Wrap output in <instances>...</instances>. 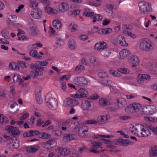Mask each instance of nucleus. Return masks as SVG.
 <instances>
[{
    "mask_svg": "<svg viewBox=\"0 0 157 157\" xmlns=\"http://www.w3.org/2000/svg\"><path fill=\"white\" fill-rule=\"evenodd\" d=\"M30 55L33 57L35 58L41 59L42 57V56H40L36 50H31L29 51Z\"/></svg>",
    "mask_w": 157,
    "mask_h": 157,
    "instance_id": "obj_27",
    "label": "nucleus"
},
{
    "mask_svg": "<svg viewBox=\"0 0 157 157\" xmlns=\"http://www.w3.org/2000/svg\"><path fill=\"white\" fill-rule=\"evenodd\" d=\"M75 138V136L71 133L64 135V139L68 141L74 140Z\"/></svg>",
    "mask_w": 157,
    "mask_h": 157,
    "instance_id": "obj_32",
    "label": "nucleus"
},
{
    "mask_svg": "<svg viewBox=\"0 0 157 157\" xmlns=\"http://www.w3.org/2000/svg\"><path fill=\"white\" fill-rule=\"evenodd\" d=\"M38 136L40 138L44 139L49 138L51 137V136L50 134L46 133L44 132L40 133L39 132Z\"/></svg>",
    "mask_w": 157,
    "mask_h": 157,
    "instance_id": "obj_38",
    "label": "nucleus"
},
{
    "mask_svg": "<svg viewBox=\"0 0 157 157\" xmlns=\"http://www.w3.org/2000/svg\"><path fill=\"white\" fill-rule=\"evenodd\" d=\"M48 141L46 142H43L41 144L42 147L46 149H49L50 148Z\"/></svg>",
    "mask_w": 157,
    "mask_h": 157,
    "instance_id": "obj_53",
    "label": "nucleus"
},
{
    "mask_svg": "<svg viewBox=\"0 0 157 157\" xmlns=\"http://www.w3.org/2000/svg\"><path fill=\"white\" fill-rule=\"evenodd\" d=\"M74 83L78 86L82 85L87 84L88 81L86 78L83 77H77L73 80Z\"/></svg>",
    "mask_w": 157,
    "mask_h": 157,
    "instance_id": "obj_9",
    "label": "nucleus"
},
{
    "mask_svg": "<svg viewBox=\"0 0 157 157\" xmlns=\"http://www.w3.org/2000/svg\"><path fill=\"white\" fill-rule=\"evenodd\" d=\"M100 31L104 34H107L112 32V29L110 28L101 29Z\"/></svg>",
    "mask_w": 157,
    "mask_h": 157,
    "instance_id": "obj_41",
    "label": "nucleus"
},
{
    "mask_svg": "<svg viewBox=\"0 0 157 157\" xmlns=\"http://www.w3.org/2000/svg\"><path fill=\"white\" fill-rule=\"evenodd\" d=\"M130 53L128 49H123L119 52L120 58L123 59Z\"/></svg>",
    "mask_w": 157,
    "mask_h": 157,
    "instance_id": "obj_28",
    "label": "nucleus"
},
{
    "mask_svg": "<svg viewBox=\"0 0 157 157\" xmlns=\"http://www.w3.org/2000/svg\"><path fill=\"white\" fill-rule=\"evenodd\" d=\"M150 78L151 77L149 75L140 74L137 76V80L139 83L143 85L144 84L145 80H150Z\"/></svg>",
    "mask_w": 157,
    "mask_h": 157,
    "instance_id": "obj_12",
    "label": "nucleus"
},
{
    "mask_svg": "<svg viewBox=\"0 0 157 157\" xmlns=\"http://www.w3.org/2000/svg\"><path fill=\"white\" fill-rule=\"evenodd\" d=\"M12 144V147L13 148H17L19 147L20 144L19 142L16 140V141H15L13 144L11 143Z\"/></svg>",
    "mask_w": 157,
    "mask_h": 157,
    "instance_id": "obj_63",
    "label": "nucleus"
},
{
    "mask_svg": "<svg viewBox=\"0 0 157 157\" xmlns=\"http://www.w3.org/2000/svg\"><path fill=\"white\" fill-rule=\"evenodd\" d=\"M100 83L103 85H105L106 86H109L110 87V89L111 92H116L114 90V89L112 86L113 85V83L110 81H108L106 80H103L100 81Z\"/></svg>",
    "mask_w": 157,
    "mask_h": 157,
    "instance_id": "obj_19",
    "label": "nucleus"
},
{
    "mask_svg": "<svg viewBox=\"0 0 157 157\" xmlns=\"http://www.w3.org/2000/svg\"><path fill=\"white\" fill-rule=\"evenodd\" d=\"M85 67L82 65H80L77 66L75 68V70L76 71H81L84 70H85Z\"/></svg>",
    "mask_w": 157,
    "mask_h": 157,
    "instance_id": "obj_51",
    "label": "nucleus"
},
{
    "mask_svg": "<svg viewBox=\"0 0 157 157\" xmlns=\"http://www.w3.org/2000/svg\"><path fill=\"white\" fill-rule=\"evenodd\" d=\"M26 150L29 152L34 153L37 151L39 149V147L37 145L29 146L26 147Z\"/></svg>",
    "mask_w": 157,
    "mask_h": 157,
    "instance_id": "obj_17",
    "label": "nucleus"
},
{
    "mask_svg": "<svg viewBox=\"0 0 157 157\" xmlns=\"http://www.w3.org/2000/svg\"><path fill=\"white\" fill-rule=\"evenodd\" d=\"M127 104V102L125 99L120 98L116 100L115 105L117 107V108H120L124 107Z\"/></svg>",
    "mask_w": 157,
    "mask_h": 157,
    "instance_id": "obj_14",
    "label": "nucleus"
},
{
    "mask_svg": "<svg viewBox=\"0 0 157 157\" xmlns=\"http://www.w3.org/2000/svg\"><path fill=\"white\" fill-rule=\"evenodd\" d=\"M149 153L151 157H157V147L155 146L151 147L149 150Z\"/></svg>",
    "mask_w": 157,
    "mask_h": 157,
    "instance_id": "obj_16",
    "label": "nucleus"
},
{
    "mask_svg": "<svg viewBox=\"0 0 157 157\" xmlns=\"http://www.w3.org/2000/svg\"><path fill=\"white\" fill-rule=\"evenodd\" d=\"M5 129L11 136L14 137L18 136L20 133L17 127L10 125L6 126Z\"/></svg>",
    "mask_w": 157,
    "mask_h": 157,
    "instance_id": "obj_6",
    "label": "nucleus"
},
{
    "mask_svg": "<svg viewBox=\"0 0 157 157\" xmlns=\"http://www.w3.org/2000/svg\"><path fill=\"white\" fill-rule=\"evenodd\" d=\"M36 119V118L34 116L31 117V119L28 120V122L30 124L32 125L34 123L35 121V120Z\"/></svg>",
    "mask_w": 157,
    "mask_h": 157,
    "instance_id": "obj_64",
    "label": "nucleus"
},
{
    "mask_svg": "<svg viewBox=\"0 0 157 157\" xmlns=\"http://www.w3.org/2000/svg\"><path fill=\"white\" fill-rule=\"evenodd\" d=\"M78 26L74 23H71L68 27V29L71 32H76L77 30Z\"/></svg>",
    "mask_w": 157,
    "mask_h": 157,
    "instance_id": "obj_34",
    "label": "nucleus"
},
{
    "mask_svg": "<svg viewBox=\"0 0 157 157\" xmlns=\"http://www.w3.org/2000/svg\"><path fill=\"white\" fill-rule=\"evenodd\" d=\"M106 7L108 9V10H109V13L111 14L110 15H109V16H113V11L112 10L113 9H115L116 8V7H114L113 6H112L110 4H107L106 5Z\"/></svg>",
    "mask_w": 157,
    "mask_h": 157,
    "instance_id": "obj_40",
    "label": "nucleus"
},
{
    "mask_svg": "<svg viewBox=\"0 0 157 157\" xmlns=\"http://www.w3.org/2000/svg\"><path fill=\"white\" fill-rule=\"evenodd\" d=\"M59 10L64 12L69 9V5L67 2H62L60 4L59 7Z\"/></svg>",
    "mask_w": 157,
    "mask_h": 157,
    "instance_id": "obj_22",
    "label": "nucleus"
},
{
    "mask_svg": "<svg viewBox=\"0 0 157 157\" xmlns=\"http://www.w3.org/2000/svg\"><path fill=\"white\" fill-rule=\"evenodd\" d=\"M94 13L92 12H83V15L84 16L86 17H90L91 18L93 17L94 15Z\"/></svg>",
    "mask_w": 157,
    "mask_h": 157,
    "instance_id": "obj_55",
    "label": "nucleus"
},
{
    "mask_svg": "<svg viewBox=\"0 0 157 157\" xmlns=\"http://www.w3.org/2000/svg\"><path fill=\"white\" fill-rule=\"evenodd\" d=\"M140 10L144 14L147 13V12H151L152 9L151 5L148 3L144 2H141L139 4Z\"/></svg>",
    "mask_w": 157,
    "mask_h": 157,
    "instance_id": "obj_4",
    "label": "nucleus"
},
{
    "mask_svg": "<svg viewBox=\"0 0 157 157\" xmlns=\"http://www.w3.org/2000/svg\"><path fill=\"white\" fill-rule=\"evenodd\" d=\"M55 38L57 39L55 42L56 45L61 46L64 45V43L63 40L60 38L59 35H56L55 36Z\"/></svg>",
    "mask_w": 157,
    "mask_h": 157,
    "instance_id": "obj_26",
    "label": "nucleus"
},
{
    "mask_svg": "<svg viewBox=\"0 0 157 157\" xmlns=\"http://www.w3.org/2000/svg\"><path fill=\"white\" fill-rule=\"evenodd\" d=\"M30 74L31 76L35 78L39 75H42L43 73L41 71H33L31 72Z\"/></svg>",
    "mask_w": 157,
    "mask_h": 157,
    "instance_id": "obj_39",
    "label": "nucleus"
},
{
    "mask_svg": "<svg viewBox=\"0 0 157 157\" xmlns=\"http://www.w3.org/2000/svg\"><path fill=\"white\" fill-rule=\"evenodd\" d=\"M93 20V22L94 23L96 21H101L102 19V17L101 15L98 14H94V15L92 17Z\"/></svg>",
    "mask_w": 157,
    "mask_h": 157,
    "instance_id": "obj_37",
    "label": "nucleus"
},
{
    "mask_svg": "<svg viewBox=\"0 0 157 157\" xmlns=\"http://www.w3.org/2000/svg\"><path fill=\"white\" fill-rule=\"evenodd\" d=\"M2 36L5 38H9L10 37V34L6 29L3 30L2 32Z\"/></svg>",
    "mask_w": 157,
    "mask_h": 157,
    "instance_id": "obj_45",
    "label": "nucleus"
},
{
    "mask_svg": "<svg viewBox=\"0 0 157 157\" xmlns=\"http://www.w3.org/2000/svg\"><path fill=\"white\" fill-rule=\"evenodd\" d=\"M87 124H95L98 123L97 120L95 119L87 120L86 121Z\"/></svg>",
    "mask_w": 157,
    "mask_h": 157,
    "instance_id": "obj_57",
    "label": "nucleus"
},
{
    "mask_svg": "<svg viewBox=\"0 0 157 157\" xmlns=\"http://www.w3.org/2000/svg\"><path fill=\"white\" fill-rule=\"evenodd\" d=\"M154 127L151 125H148L146 127L141 124H136L130 127V131L131 132L139 137H147L150 136L151 132L150 130L152 131L150 127Z\"/></svg>",
    "mask_w": 157,
    "mask_h": 157,
    "instance_id": "obj_1",
    "label": "nucleus"
},
{
    "mask_svg": "<svg viewBox=\"0 0 157 157\" xmlns=\"http://www.w3.org/2000/svg\"><path fill=\"white\" fill-rule=\"evenodd\" d=\"M102 54L105 57H109L111 54V52L109 50H104L102 51Z\"/></svg>",
    "mask_w": 157,
    "mask_h": 157,
    "instance_id": "obj_50",
    "label": "nucleus"
},
{
    "mask_svg": "<svg viewBox=\"0 0 157 157\" xmlns=\"http://www.w3.org/2000/svg\"><path fill=\"white\" fill-rule=\"evenodd\" d=\"M109 118V114H106L98 117L97 120L98 123L99 122H104L108 120Z\"/></svg>",
    "mask_w": 157,
    "mask_h": 157,
    "instance_id": "obj_25",
    "label": "nucleus"
},
{
    "mask_svg": "<svg viewBox=\"0 0 157 157\" xmlns=\"http://www.w3.org/2000/svg\"><path fill=\"white\" fill-rule=\"evenodd\" d=\"M128 61L130 63L132 64V67H135L140 63V60L138 57L134 55L131 56L128 59Z\"/></svg>",
    "mask_w": 157,
    "mask_h": 157,
    "instance_id": "obj_11",
    "label": "nucleus"
},
{
    "mask_svg": "<svg viewBox=\"0 0 157 157\" xmlns=\"http://www.w3.org/2000/svg\"><path fill=\"white\" fill-rule=\"evenodd\" d=\"M93 146L94 147L101 148L102 144L98 141H94L92 143Z\"/></svg>",
    "mask_w": 157,
    "mask_h": 157,
    "instance_id": "obj_49",
    "label": "nucleus"
},
{
    "mask_svg": "<svg viewBox=\"0 0 157 157\" xmlns=\"http://www.w3.org/2000/svg\"><path fill=\"white\" fill-rule=\"evenodd\" d=\"M79 130L80 132H82V133L85 134L88 132V127L87 126H84L80 128Z\"/></svg>",
    "mask_w": 157,
    "mask_h": 157,
    "instance_id": "obj_48",
    "label": "nucleus"
},
{
    "mask_svg": "<svg viewBox=\"0 0 157 157\" xmlns=\"http://www.w3.org/2000/svg\"><path fill=\"white\" fill-rule=\"evenodd\" d=\"M122 33L124 34L127 35L133 39L136 38V36L135 34H133L132 32L127 30H123Z\"/></svg>",
    "mask_w": 157,
    "mask_h": 157,
    "instance_id": "obj_42",
    "label": "nucleus"
},
{
    "mask_svg": "<svg viewBox=\"0 0 157 157\" xmlns=\"http://www.w3.org/2000/svg\"><path fill=\"white\" fill-rule=\"evenodd\" d=\"M53 27L56 29H59L61 28L62 24L60 21L55 20L52 22Z\"/></svg>",
    "mask_w": 157,
    "mask_h": 157,
    "instance_id": "obj_30",
    "label": "nucleus"
},
{
    "mask_svg": "<svg viewBox=\"0 0 157 157\" xmlns=\"http://www.w3.org/2000/svg\"><path fill=\"white\" fill-rule=\"evenodd\" d=\"M9 67L10 68L13 70H18L20 68V66L18 63H12L9 64Z\"/></svg>",
    "mask_w": 157,
    "mask_h": 157,
    "instance_id": "obj_29",
    "label": "nucleus"
},
{
    "mask_svg": "<svg viewBox=\"0 0 157 157\" xmlns=\"http://www.w3.org/2000/svg\"><path fill=\"white\" fill-rule=\"evenodd\" d=\"M90 63L96 66L98 64V59L95 57L92 56L89 58Z\"/></svg>",
    "mask_w": 157,
    "mask_h": 157,
    "instance_id": "obj_36",
    "label": "nucleus"
},
{
    "mask_svg": "<svg viewBox=\"0 0 157 157\" xmlns=\"http://www.w3.org/2000/svg\"><path fill=\"white\" fill-rule=\"evenodd\" d=\"M107 48L106 44L103 41L97 43L95 45V49L97 50H103Z\"/></svg>",
    "mask_w": 157,
    "mask_h": 157,
    "instance_id": "obj_18",
    "label": "nucleus"
},
{
    "mask_svg": "<svg viewBox=\"0 0 157 157\" xmlns=\"http://www.w3.org/2000/svg\"><path fill=\"white\" fill-rule=\"evenodd\" d=\"M36 101L38 104H40L42 102L41 96V90L40 88H37L35 91Z\"/></svg>",
    "mask_w": 157,
    "mask_h": 157,
    "instance_id": "obj_21",
    "label": "nucleus"
},
{
    "mask_svg": "<svg viewBox=\"0 0 157 157\" xmlns=\"http://www.w3.org/2000/svg\"><path fill=\"white\" fill-rule=\"evenodd\" d=\"M81 63L85 66H89L90 64L89 63L84 57H83L81 60Z\"/></svg>",
    "mask_w": 157,
    "mask_h": 157,
    "instance_id": "obj_56",
    "label": "nucleus"
},
{
    "mask_svg": "<svg viewBox=\"0 0 157 157\" xmlns=\"http://www.w3.org/2000/svg\"><path fill=\"white\" fill-rule=\"evenodd\" d=\"M140 48L143 51H148L152 49L153 47L151 42L143 40L140 43Z\"/></svg>",
    "mask_w": 157,
    "mask_h": 157,
    "instance_id": "obj_8",
    "label": "nucleus"
},
{
    "mask_svg": "<svg viewBox=\"0 0 157 157\" xmlns=\"http://www.w3.org/2000/svg\"><path fill=\"white\" fill-rule=\"evenodd\" d=\"M116 144L117 145L127 146L128 144V142L127 140L121 139H117L116 140Z\"/></svg>",
    "mask_w": 157,
    "mask_h": 157,
    "instance_id": "obj_24",
    "label": "nucleus"
},
{
    "mask_svg": "<svg viewBox=\"0 0 157 157\" xmlns=\"http://www.w3.org/2000/svg\"><path fill=\"white\" fill-rule=\"evenodd\" d=\"M71 77V76L70 75H64L60 78L59 80V81L61 82V81H63L64 80H67L70 79Z\"/></svg>",
    "mask_w": 157,
    "mask_h": 157,
    "instance_id": "obj_54",
    "label": "nucleus"
},
{
    "mask_svg": "<svg viewBox=\"0 0 157 157\" xmlns=\"http://www.w3.org/2000/svg\"><path fill=\"white\" fill-rule=\"evenodd\" d=\"M17 16L14 15H11L9 16L7 18V21L9 24L12 23L15 21L17 19Z\"/></svg>",
    "mask_w": 157,
    "mask_h": 157,
    "instance_id": "obj_33",
    "label": "nucleus"
},
{
    "mask_svg": "<svg viewBox=\"0 0 157 157\" xmlns=\"http://www.w3.org/2000/svg\"><path fill=\"white\" fill-rule=\"evenodd\" d=\"M21 78V76L17 74H16L14 75L13 77V82H17Z\"/></svg>",
    "mask_w": 157,
    "mask_h": 157,
    "instance_id": "obj_59",
    "label": "nucleus"
},
{
    "mask_svg": "<svg viewBox=\"0 0 157 157\" xmlns=\"http://www.w3.org/2000/svg\"><path fill=\"white\" fill-rule=\"evenodd\" d=\"M94 105L92 101L87 100L83 101L81 107L84 110L91 111L94 109Z\"/></svg>",
    "mask_w": 157,
    "mask_h": 157,
    "instance_id": "obj_5",
    "label": "nucleus"
},
{
    "mask_svg": "<svg viewBox=\"0 0 157 157\" xmlns=\"http://www.w3.org/2000/svg\"><path fill=\"white\" fill-rule=\"evenodd\" d=\"M122 28L124 29L128 30H132V26L131 25L129 24L123 25L122 26Z\"/></svg>",
    "mask_w": 157,
    "mask_h": 157,
    "instance_id": "obj_52",
    "label": "nucleus"
},
{
    "mask_svg": "<svg viewBox=\"0 0 157 157\" xmlns=\"http://www.w3.org/2000/svg\"><path fill=\"white\" fill-rule=\"evenodd\" d=\"M56 151H58L61 155L63 156L67 155L71 153V151L68 148H63L60 147H58L56 149Z\"/></svg>",
    "mask_w": 157,
    "mask_h": 157,
    "instance_id": "obj_15",
    "label": "nucleus"
},
{
    "mask_svg": "<svg viewBox=\"0 0 157 157\" xmlns=\"http://www.w3.org/2000/svg\"><path fill=\"white\" fill-rule=\"evenodd\" d=\"M30 6L32 8H36L38 6V4L36 3V0H29Z\"/></svg>",
    "mask_w": 157,
    "mask_h": 157,
    "instance_id": "obj_46",
    "label": "nucleus"
},
{
    "mask_svg": "<svg viewBox=\"0 0 157 157\" xmlns=\"http://www.w3.org/2000/svg\"><path fill=\"white\" fill-rule=\"evenodd\" d=\"M88 95L87 90L85 88L79 89L74 94H72L71 97L75 98H86Z\"/></svg>",
    "mask_w": 157,
    "mask_h": 157,
    "instance_id": "obj_7",
    "label": "nucleus"
},
{
    "mask_svg": "<svg viewBox=\"0 0 157 157\" xmlns=\"http://www.w3.org/2000/svg\"><path fill=\"white\" fill-rule=\"evenodd\" d=\"M29 39V37L25 35H19L17 38V40L23 41L27 40Z\"/></svg>",
    "mask_w": 157,
    "mask_h": 157,
    "instance_id": "obj_60",
    "label": "nucleus"
},
{
    "mask_svg": "<svg viewBox=\"0 0 157 157\" xmlns=\"http://www.w3.org/2000/svg\"><path fill=\"white\" fill-rule=\"evenodd\" d=\"M109 72L114 77H120L121 75L120 73L115 71L113 70H110Z\"/></svg>",
    "mask_w": 157,
    "mask_h": 157,
    "instance_id": "obj_47",
    "label": "nucleus"
},
{
    "mask_svg": "<svg viewBox=\"0 0 157 157\" xmlns=\"http://www.w3.org/2000/svg\"><path fill=\"white\" fill-rule=\"evenodd\" d=\"M68 45L69 48L72 49H75L76 46V42L73 39H71L69 40Z\"/></svg>",
    "mask_w": 157,
    "mask_h": 157,
    "instance_id": "obj_31",
    "label": "nucleus"
},
{
    "mask_svg": "<svg viewBox=\"0 0 157 157\" xmlns=\"http://www.w3.org/2000/svg\"><path fill=\"white\" fill-rule=\"evenodd\" d=\"M10 107L11 109L13 108L15 106L17 105V104L15 101H10L9 103Z\"/></svg>",
    "mask_w": 157,
    "mask_h": 157,
    "instance_id": "obj_62",
    "label": "nucleus"
},
{
    "mask_svg": "<svg viewBox=\"0 0 157 157\" xmlns=\"http://www.w3.org/2000/svg\"><path fill=\"white\" fill-rule=\"evenodd\" d=\"M98 76L101 78H103L107 77L108 74L105 72H100L98 74Z\"/></svg>",
    "mask_w": 157,
    "mask_h": 157,
    "instance_id": "obj_61",
    "label": "nucleus"
},
{
    "mask_svg": "<svg viewBox=\"0 0 157 157\" xmlns=\"http://www.w3.org/2000/svg\"><path fill=\"white\" fill-rule=\"evenodd\" d=\"M7 118L2 114H0V123L5 124L7 122Z\"/></svg>",
    "mask_w": 157,
    "mask_h": 157,
    "instance_id": "obj_43",
    "label": "nucleus"
},
{
    "mask_svg": "<svg viewBox=\"0 0 157 157\" xmlns=\"http://www.w3.org/2000/svg\"><path fill=\"white\" fill-rule=\"evenodd\" d=\"M49 142V144L50 148L54 147L57 145V143L56 141L53 139H50L48 140Z\"/></svg>",
    "mask_w": 157,
    "mask_h": 157,
    "instance_id": "obj_44",
    "label": "nucleus"
},
{
    "mask_svg": "<svg viewBox=\"0 0 157 157\" xmlns=\"http://www.w3.org/2000/svg\"><path fill=\"white\" fill-rule=\"evenodd\" d=\"M45 101L48 107L52 109H54L57 106V102L56 99L53 98L48 95L45 96Z\"/></svg>",
    "mask_w": 157,
    "mask_h": 157,
    "instance_id": "obj_3",
    "label": "nucleus"
},
{
    "mask_svg": "<svg viewBox=\"0 0 157 157\" xmlns=\"http://www.w3.org/2000/svg\"><path fill=\"white\" fill-rule=\"evenodd\" d=\"M78 103V101L77 100L71 98H67L66 101H64V106H70L73 107L75 106Z\"/></svg>",
    "mask_w": 157,
    "mask_h": 157,
    "instance_id": "obj_13",
    "label": "nucleus"
},
{
    "mask_svg": "<svg viewBox=\"0 0 157 157\" xmlns=\"http://www.w3.org/2000/svg\"><path fill=\"white\" fill-rule=\"evenodd\" d=\"M125 111L128 113H134L139 114L145 113L143 110L142 105L138 103H135L132 105H130L125 109Z\"/></svg>",
    "mask_w": 157,
    "mask_h": 157,
    "instance_id": "obj_2",
    "label": "nucleus"
},
{
    "mask_svg": "<svg viewBox=\"0 0 157 157\" xmlns=\"http://www.w3.org/2000/svg\"><path fill=\"white\" fill-rule=\"evenodd\" d=\"M117 42L121 45L124 46H127L128 45L126 43L124 37L121 35L118 36L117 39Z\"/></svg>",
    "mask_w": 157,
    "mask_h": 157,
    "instance_id": "obj_23",
    "label": "nucleus"
},
{
    "mask_svg": "<svg viewBox=\"0 0 157 157\" xmlns=\"http://www.w3.org/2000/svg\"><path fill=\"white\" fill-rule=\"evenodd\" d=\"M99 103L101 105L106 106L109 105L110 103L106 99L103 98H101L99 100Z\"/></svg>",
    "mask_w": 157,
    "mask_h": 157,
    "instance_id": "obj_35",
    "label": "nucleus"
},
{
    "mask_svg": "<svg viewBox=\"0 0 157 157\" xmlns=\"http://www.w3.org/2000/svg\"><path fill=\"white\" fill-rule=\"evenodd\" d=\"M52 134L56 136H61L62 135V131L60 130H53L52 132Z\"/></svg>",
    "mask_w": 157,
    "mask_h": 157,
    "instance_id": "obj_58",
    "label": "nucleus"
},
{
    "mask_svg": "<svg viewBox=\"0 0 157 157\" xmlns=\"http://www.w3.org/2000/svg\"><path fill=\"white\" fill-rule=\"evenodd\" d=\"M33 8V9L31 11L30 13L31 16L35 19H39L41 18L42 14L41 10L37 7Z\"/></svg>",
    "mask_w": 157,
    "mask_h": 157,
    "instance_id": "obj_10",
    "label": "nucleus"
},
{
    "mask_svg": "<svg viewBox=\"0 0 157 157\" xmlns=\"http://www.w3.org/2000/svg\"><path fill=\"white\" fill-rule=\"evenodd\" d=\"M28 33L33 36H36L38 33L37 29L33 26H30L28 29Z\"/></svg>",
    "mask_w": 157,
    "mask_h": 157,
    "instance_id": "obj_20",
    "label": "nucleus"
}]
</instances>
